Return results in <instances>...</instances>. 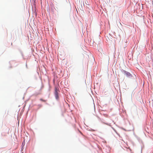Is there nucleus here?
Masks as SVG:
<instances>
[{
	"label": "nucleus",
	"mask_w": 153,
	"mask_h": 153,
	"mask_svg": "<svg viewBox=\"0 0 153 153\" xmlns=\"http://www.w3.org/2000/svg\"><path fill=\"white\" fill-rule=\"evenodd\" d=\"M59 91L58 88L55 87V88L54 95L56 100H58L59 97L58 93Z\"/></svg>",
	"instance_id": "f257e3e1"
},
{
	"label": "nucleus",
	"mask_w": 153,
	"mask_h": 153,
	"mask_svg": "<svg viewBox=\"0 0 153 153\" xmlns=\"http://www.w3.org/2000/svg\"><path fill=\"white\" fill-rule=\"evenodd\" d=\"M123 73L128 77H130L132 76V75L130 73L126 71H123Z\"/></svg>",
	"instance_id": "f03ea898"
},
{
	"label": "nucleus",
	"mask_w": 153,
	"mask_h": 153,
	"mask_svg": "<svg viewBox=\"0 0 153 153\" xmlns=\"http://www.w3.org/2000/svg\"><path fill=\"white\" fill-rule=\"evenodd\" d=\"M41 101H43V102H45V100H43V99H40V100Z\"/></svg>",
	"instance_id": "7ed1b4c3"
}]
</instances>
